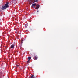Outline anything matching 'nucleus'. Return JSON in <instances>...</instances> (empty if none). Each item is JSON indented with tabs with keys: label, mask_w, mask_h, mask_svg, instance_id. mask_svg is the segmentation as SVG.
<instances>
[{
	"label": "nucleus",
	"mask_w": 78,
	"mask_h": 78,
	"mask_svg": "<svg viewBox=\"0 0 78 78\" xmlns=\"http://www.w3.org/2000/svg\"><path fill=\"white\" fill-rule=\"evenodd\" d=\"M35 2H38V0H34Z\"/></svg>",
	"instance_id": "1a4fd4ad"
},
{
	"label": "nucleus",
	"mask_w": 78,
	"mask_h": 78,
	"mask_svg": "<svg viewBox=\"0 0 78 78\" xmlns=\"http://www.w3.org/2000/svg\"><path fill=\"white\" fill-rule=\"evenodd\" d=\"M21 41H22V42H21V44H22V43H23V40H22Z\"/></svg>",
	"instance_id": "9d476101"
},
{
	"label": "nucleus",
	"mask_w": 78,
	"mask_h": 78,
	"mask_svg": "<svg viewBox=\"0 0 78 78\" xmlns=\"http://www.w3.org/2000/svg\"><path fill=\"white\" fill-rule=\"evenodd\" d=\"M16 66H17V67H19V66L18 65H16Z\"/></svg>",
	"instance_id": "ddd939ff"
},
{
	"label": "nucleus",
	"mask_w": 78,
	"mask_h": 78,
	"mask_svg": "<svg viewBox=\"0 0 78 78\" xmlns=\"http://www.w3.org/2000/svg\"><path fill=\"white\" fill-rule=\"evenodd\" d=\"M34 77V75H32L30 77H29V78H33Z\"/></svg>",
	"instance_id": "0eeeda50"
},
{
	"label": "nucleus",
	"mask_w": 78,
	"mask_h": 78,
	"mask_svg": "<svg viewBox=\"0 0 78 78\" xmlns=\"http://www.w3.org/2000/svg\"><path fill=\"white\" fill-rule=\"evenodd\" d=\"M37 12H39L38 10H37Z\"/></svg>",
	"instance_id": "4468645a"
},
{
	"label": "nucleus",
	"mask_w": 78,
	"mask_h": 78,
	"mask_svg": "<svg viewBox=\"0 0 78 78\" xmlns=\"http://www.w3.org/2000/svg\"><path fill=\"white\" fill-rule=\"evenodd\" d=\"M14 48V45H13V44H12V45H11V47H10V48H11V49L13 48Z\"/></svg>",
	"instance_id": "39448f33"
},
{
	"label": "nucleus",
	"mask_w": 78,
	"mask_h": 78,
	"mask_svg": "<svg viewBox=\"0 0 78 78\" xmlns=\"http://www.w3.org/2000/svg\"><path fill=\"white\" fill-rule=\"evenodd\" d=\"M34 60H37V55L35 56L34 58Z\"/></svg>",
	"instance_id": "20e7f679"
},
{
	"label": "nucleus",
	"mask_w": 78,
	"mask_h": 78,
	"mask_svg": "<svg viewBox=\"0 0 78 78\" xmlns=\"http://www.w3.org/2000/svg\"><path fill=\"white\" fill-rule=\"evenodd\" d=\"M27 62H30V60H28V61H27Z\"/></svg>",
	"instance_id": "f8f14e48"
},
{
	"label": "nucleus",
	"mask_w": 78,
	"mask_h": 78,
	"mask_svg": "<svg viewBox=\"0 0 78 78\" xmlns=\"http://www.w3.org/2000/svg\"><path fill=\"white\" fill-rule=\"evenodd\" d=\"M27 26H28V24H26L25 26V28H27Z\"/></svg>",
	"instance_id": "423d86ee"
},
{
	"label": "nucleus",
	"mask_w": 78,
	"mask_h": 78,
	"mask_svg": "<svg viewBox=\"0 0 78 78\" xmlns=\"http://www.w3.org/2000/svg\"><path fill=\"white\" fill-rule=\"evenodd\" d=\"M26 31H28V30H27Z\"/></svg>",
	"instance_id": "2eb2a0df"
},
{
	"label": "nucleus",
	"mask_w": 78,
	"mask_h": 78,
	"mask_svg": "<svg viewBox=\"0 0 78 78\" xmlns=\"http://www.w3.org/2000/svg\"><path fill=\"white\" fill-rule=\"evenodd\" d=\"M31 58L30 57H29L28 58V59L29 60H30V59H31Z\"/></svg>",
	"instance_id": "6e6552de"
},
{
	"label": "nucleus",
	"mask_w": 78,
	"mask_h": 78,
	"mask_svg": "<svg viewBox=\"0 0 78 78\" xmlns=\"http://www.w3.org/2000/svg\"><path fill=\"white\" fill-rule=\"evenodd\" d=\"M39 7H40L39 4H37V5H36V7L35 8L36 9H39Z\"/></svg>",
	"instance_id": "f03ea898"
},
{
	"label": "nucleus",
	"mask_w": 78,
	"mask_h": 78,
	"mask_svg": "<svg viewBox=\"0 0 78 78\" xmlns=\"http://www.w3.org/2000/svg\"><path fill=\"white\" fill-rule=\"evenodd\" d=\"M36 5V3H34V4H32V5H31L32 7L34 8H35V6Z\"/></svg>",
	"instance_id": "7ed1b4c3"
},
{
	"label": "nucleus",
	"mask_w": 78,
	"mask_h": 78,
	"mask_svg": "<svg viewBox=\"0 0 78 78\" xmlns=\"http://www.w3.org/2000/svg\"><path fill=\"white\" fill-rule=\"evenodd\" d=\"M8 4H9V2H6L4 6L3 5L2 6L1 8L2 9V10H5V9H6L7 8H8V7L9 6L8 5Z\"/></svg>",
	"instance_id": "f257e3e1"
},
{
	"label": "nucleus",
	"mask_w": 78,
	"mask_h": 78,
	"mask_svg": "<svg viewBox=\"0 0 78 78\" xmlns=\"http://www.w3.org/2000/svg\"><path fill=\"white\" fill-rule=\"evenodd\" d=\"M20 48H21V47H22V45H20Z\"/></svg>",
	"instance_id": "9b49d317"
}]
</instances>
